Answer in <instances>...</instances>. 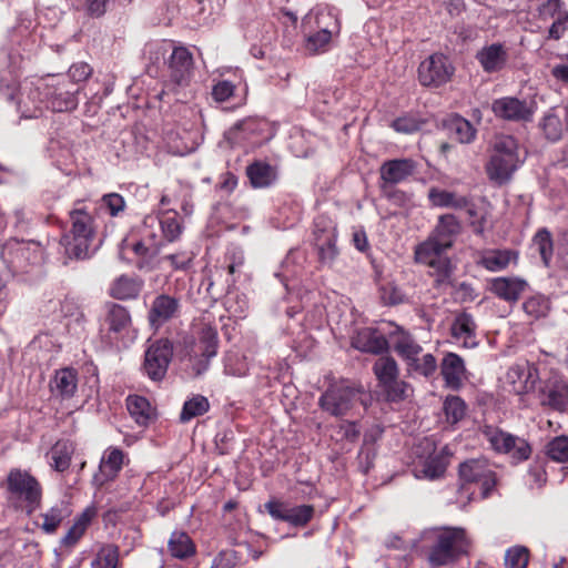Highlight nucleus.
Segmentation results:
<instances>
[{
	"label": "nucleus",
	"mask_w": 568,
	"mask_h": 568,
	"mask_svg": "<svg viewBox=\"0 0 568 568\" xmlns=\"http://www.w3.org/2000/svg\"><path fill=\"white\" fill-rule=\"evenodd\" d=\"M333 37L335 34H331L329 31L324 32L317 29L316 32L307 37L306 50L311 53L325 51Z\"/></svg>",
	"instance_id": "64"
},
{
	"label": "nucleus",
	"mask_w": 568,
	"mask_h": 568,
	"mask_svg": "<svg viewBox=\"0 0 568 568\" xmlns=\"http://www.w3.org/2000/svg\"><path fill=\"white\" fill-rule=\"evenodd\" d=\"M48 110L53 112H68L74 110L79 104L78 94L80 87L70 83L65 78L49 77L43 79Z\"/></svg>",
	"instance_id": "7"
},
{
	"label": "nucleus",
	"mask_w": 568,
	"mask_h": 568,
	"mask_svg": "<svg viewBox=\"0 0 568 568\" xmlns=\"http://www.w3.org/2000/svg\"><path fill=\"white\" fill-rule=\"evenodd\" d=\"M246 175L255 189L270 187L278 178L276 168L265 161H255L247 165Z\"/></svg>",
	"instance_id": "31"
},
{
	"label": "nucleus",
	"mask_w": 568,
	"mask_h": 568,
	"mask_svg": "<svg viewBox=\"0 0 568 568\" xmlns=\"http://www.w3.org/2000/svg\"><path fill=\"white\" fill-rule=\"evenodd\" d=\"M1 258L12 273L23 272L27 265L41 261L42 247L33 241L11 239L2 246Z\"/></svg>",
	"instance_id": "6"
},
{
	"label": "nucleus",
	"mask_w": 568,
	"mask_h": 568,
	"mask_svg": "<svg viewBox=\"0 0 568 568\" xmlns=\"http://www.w3.org/2000/svg\"><path fill=\"white\" fill-rule=\"evenodd\" d=\"M125 460L129 462L126 454L122 449L113 446L108 447L101 457L98 471L93 475V485L102 487L105 483L114 480Z\"/></svg>",
	"instance_id": "20"
},
{
	"label": "nucleus",
	"mask_w": 568,
	"mask_h": 568,
	"mask_svg": "<svg viewBox=\"0 0 568 568\" xmlns=\"http://www.w3.org/2000/svg\"><path fill=\"white\" fill-rule=\"evenodd\" d=\"M169 81L165 88L174 91L176 87L189 85L193 74V57L185 47H174L168 60Z\"/></svg>",
	"instance_id": "15"
},
{
	"label": "nucleus",
	"mask_w": 568,
	"mask_h": 568,
	"mask_svg": "<svg viewBox=\"0 0 568 568\" xmlns=\"http://www.w3.org/2000/svg\"><path fill=\"white\" fill-rule=\"evenodd\" d=\"M455 72L447 55L434 53L420 62L418 67V81L424 87L438 88L447 83Z\"/></svg>",
	"instance_id": "12"
},
{
	"label": "nucleus",
	"mask_w": 568,
	"mask_h": 568,
	"mask_svg": "<svg viewBox=\"0 0 568 568\" xmlns=\"http://www.w3.org/2000/svg\"><path fill=\"white\" fill-rule=\"evenodd\" d=\"M168 549L172 557L186 559L195 554V545L184 531H173L168 541Z\"/></svg>",
	"instance_id": "42"
},
{
	"label": "nucleus",
	"mask_w": 568,
	"mask_h": 568,
	"mask_svg": "<svg viewBox=\"0 0 568 568\" xmlns=\"http://www.w3.org/2000/svg\"><path fill=\"white\" fill-rule=\"evenodd\" d=\"M408 372L424 376L432 377L437 371V361L430 353L413 356V359L406 362Z\"/></svg>",
	"instance_id": "46"
},
{
	"label": "nucleus",
	"mask_w": 568,
	"mask_h": 568,
	"mask_svg": "<svg viewBox=\"0 0 568 568\" xmlns=\"http://www.w3.org/2000/svg\"><path fill=\"white\" fill-rule=\"evenodd\" d=\"M386 395V398L390 402H400L408 397L410 392V385L395 377L392 379L389 384H384L379 386Z\"/></svg>",
	"instance_id": "58"
},
{
	"label": "nucleus",
	"mask_w": 568,
	"mask_h": 568,
	"mask_svg": "<svg viewBox=\"0 0 568 568\" xmlns=\"http://www.w3.org/2000/svg\"><path fill=\"white\" fill-rule=\"evenodd\" d=\"M445 465L438 457H430L423 464L422 469L416 470V478L437 479L445 473Z\"/></svg>",
	"instance_id": "62"
},
{
	"label": "nucleus",
	"mask_w": 568,
	"mask_h": 568,
	"mask_svg": "<svg viewBox=\"0 0 568 568\" xmlns=\"http://www.w3.org/2000/svg\"><path fill=\"white\" fill-rule=\"evenodd\" d=\"M173 356V346L169 339H158L145 351L143 373L152 381H162Z\"/></svg>",
	"instance_id": "13"
},
{
	"label": "nucleus",
	"mask_w": 568,
	"mask_h": 568,
	"mask_svg": "<svg viewBox=\"0 0 568 568\" xmlns=\"http://www.w3.org/2000/svg\"><path fill=\"white\" fill-rule=\"evenodd\" d=\"M462 230L460 222L453 214L440 215L430 236L447 248L452 247L455 237Z\"/></svg>",
	"instance_id": "34"
},
{
	"label": "nucleus",
	"mask_w": 568,
	"mask_h": 568,
	"mask_svg": "<svg viewBox=\"0 0 568 568\" xmlns=\"http://www.w3.org/2000/svg\"><path fill=\"white\" fill-rule=\"evenodd\" d=\"M104 324L109 333L122 334L131 326V315L124 306L111 303L106 305Z\"/></svg>",
	"instance_id": "36"
},
{
	"label": "nucleus",
	"mask_w": 568,
	"mask_h": 568,
	"mask_svg": "<svg viewBox=\"0 0 568 568\" xmlns=\"http://www.w3.org/2000/svg\"><path fill=\"white\" fill-rule=\"evenodd\" d=\"M489 291L498 298L515 303L527 287V282L516 276L494 277L488 282Z\"/></svg>",
	"instance_id": "23"
},
{
	"label": "nucleus",
	"mask_w": 568,
	"mask_h": 568,
	"mask_svg": "<svg viewBox=\"0 0 568 568\" xmlns=\"http://www.w3.org/2000/svg\"><path fill=\"white\" fill-rule=\"evenodd\" d=\"M224 372L231 376H244L248 372V365L244 357L230 353L224 358Z\"/></svg>",
	"instance_id": "63"
},
{
	"label": "nucleus",
	"mask_w": 568,
	"mask_h": 568,
	"mask_svg": "<svg viewBox=\"0 0 568 568\" xmlns=\"http://www.w3.org/2000/svg\"><path fill=\"white\" fill-rule=\"evenodd\" d=\"M440 374L447 387L459 389L466 378L464 359L456 353H447L440 364Z\"/></svg>",
	"instance_id": "27"
},
{
	"label": "nucleus",
	"mask_w": 568,
	"mask_h": 568,
	"mask_svg": "<svg viewBox=\"0 0 568 568\" xmlns=\"http://www.w3.org/2000/svg\"><path fill=\"white\" fill-rule=\"evenodd\" d=\"M378 385L389 384L393 378L398 377L399 371L396 361L390 356H382L376 359L373 366Z\"/></svg>",
	"instance_id": "47"
},
{
	"label": "nucleus",
	"mask_w": 568,
	"mask_h": 568,
	"mask_svg": "<svg viewBox=\"0 0 568 568\" xmlns=\"http://www.w3.org/2000/svg\"><path fill=\"white\" fill-rule=\"evenodd\" d=\"M140 232L150 240L173 242L181 235L182 225L178 220V213L168 211L160 215H146Z\"/></svg>",
	"instance_id": "11"
},
{
	"label": "nucleus",
	"mask_w": 568,
	"mask_h": 568,
	"mask_svg": "<svg viewBox=\"0 0 568 568\" xmlns=\"http://www.w3.org/2000/svg\"><path fill=\"white\" fill-rule=\"evenodd\" d=\"M71 513L72 511L65 501L57 503L41 515L43 518V523L40 526L41 529L45 534H54L59 526L61 525V523L65 518L70 517Z\"/></svg>",
	"instance_id": "41"
},
{
	"label": "nucleus",
	"mask_w": 568,
	"mask_h": 568,
	"mask_svg": "<svg viewBox=\"0 0 568 568\" xmlns=\"http://www.w3.org/2000/svg\"><path fill=\"white\" fill-rule=\"evenodd\" d=\"M447 129L450 133V136L459 143H471L477 134V130L473 126V124L459 115H455L449 119Z\"/></svg>",
	"instance_id": "43"
},
{
	"label": "nucleus",
	"mask_w": 568,
	"mask_h": 568,
	"mask_svg": "<svg viewBox=\"0 0 568 568\" xmlns=\"http://www.w3.org/2000/svg\"><path fill=\"white\" fill-rule=\"evenodd\" d=\"M491 111L496 118L505 121L529 122L536 112V104L516 97H503L493 101Z\"/></svg>",
	"instance_id": "16"
},
{
	"label": "nucleus",
	"mask_w": 568,
	"mask_h": 568,
	"mask_svg": "<svg viewBox=\"0 0 568 568\" xmlns=\"http://www.w3.org/2000/svg\"><path fill=\"white\" fill-rule=\"evenodd\" d=\"M423 121L415 114H404L390 122V128L397 133L413 134L422 129Z\"/></svg>",
	"instance_id": "57"
},
{
	"label": "nucleus",
	"mask_w": 568,
	"mask_h": 568,
	"mask_svg": "<svg viewBox=\"0 0 568 568\" xmlns=\"http://www.w3.org/2000/svg\"><path fill=\"white\" fill-rule=\"evenodd\" d=\"M521 163L517 140L511 135H503L496 140L485 169L494 184L504 185L510 181Z\"/></svg>",
	"instance_id": "4"
},
{
	"label": "nucleus",
	"mask_w": 568,
	"mask_h": 568,
	"mask_svg": "<svg viewBox=\"0 0 568 568\" xmlns=\"http://www.w3.org/2000/svg\"><path fill=\"white\" fill-rule=\"evenodd\" d=\"M476 59L486 72H498L507 63L508 51L501 43H491L481 48Z\"/></svg>",
	"instance_id": "29"
},
{
	"label": "nucleus",
	"mask_w": 568,
	"mask_h": 568,
	"mask_svg": "<svg viewBox=\"0 0 568 568\" xmlns=\"http://www.w3.org/2000/svg\"><path fill=\"white\" fill-rule=\"evenodd\" d=\"M379 296L383 303L389 306L404 304L408 301L404 290L394 282H385L381 284Z\"/></svg>",
	"instance_id": "52"
},
{
	"label": "nucleus",
	"mask_w": 568,
	"mask_h": 568,
	"mask_svg": "<svg viewBox=\"0 0 568 568\" xmlns=\"http://www.w3.org/2000/svg\"><path fill=\"white\" fill-rule=\"evenodd\" d=\"M161 246V241L146 239L142 233L139 241L133 243L125 242V247L134 255L132 261L135 266L144 272H150L156 267Z\"/></svg>",
	"instance_id": "21"
},
{
	"label": "nucleus",
	"mask_w": 568,
	"mask_h": 568,
	"mask_svg": "<svg viewBox=\"0 0 568 568\" xmlns=\"http://www.w3.org/2000/svg\"><path fill=\"white\" fill-rule=\"evenodd\" d=\"M143 287V281L139 277L121 275L112 284L110 292L114 298L131 300L138 297Z\"/></svg>",
	"instance_id": "40"
},
{
	"label": "nucleus",
	"mask_w": 568,
	"mask_h": 568,
	"mask_svg": "<svg viewBox=\"0 0 568 568\" xmlns=\"http://www.w3.org/2000/svg\"><path fill=\"white\" fill-rule=\"evenodd\" d=\"M265 509L272 518L282 520L294 527L306 526L314 517V506L290 504L272 499L265 504Z\"/></svg>",
	"instance_id": "18"
},
{
	"label": "nucleus",
	"mask_w": 568,
	"mask_h": 568,
	"mask_svg": "<svg viewBox=\"0 0 568 568\" xmlns=\"http://www.w3.org/2000/svg\"><path fill=\"white\" fill-rule=\"evenodd\" d=\"M126 408L131 417L140 426H148L155 417V409L143 396L130 395L126 398Z\"/></svg>",
	"instance_id": "39"
},
{
	"label": "nucleus",
	"mask_w": 568,
	"mask_h": 568,
	"mask_svg": "<svg viewBox=\"0 0 568 568\" xmlns=\"http://www.w3.org/2000/svg\"><path fill=\"white\" fill-rule=\"evenodd\" d=\"M180 298L168 294L158 295L149 311V321L152 327H160L180 313Z\"/></svg>",
	"instance_id": "22"
},
{
	"label": "nucleus",
	"mask_w": 568,
	"mask_h": 568,
	"mask_svg": "<svg viewBox=\"0 0 568 568\" xmlns=\"http://www.w3.org/2000/svg\"><path fill=\"white\" fill-rule=\"evenodd\" d=\"M446 250H448L446 246H443L442 243L429 235L426 241L415 247V261L416 263L426 265L443 255Z\"/></svg>",
	"instance_id": "44"
},
{
	"label": "nucleus",
	"mask_w": 568,
	"mask_h": 568,
	"mask_svg": "<svg viewBox=\"0 0 568 568\" xmlns=\"http://www.w3.org/2000/svg\"><path fill=\"white\" fill-rule=\"evenodd\" d=\"M459 479L465 484H476L486 498L496 485V474L485 458L469 459L459 465Z\"/></svg>",
	"instance_id": "14"
},
{
	"label": "nucleus",
	"mask_w": 568,
	"mask_h": 568,
	"mask_svg": "<svg viewBox=\"0 0 568 568\" xmlns=\"http://www.w3.org/2000/svg\"><path fill=\"white\" fill-rule=\"evenodd\" d=\"M75 446L69 439H59L47 453L49 465L57 471H65L71 464Z\"/></svg>",
	"instance_id": "35"
},
{
	"label": "nucleus",
	"mask_w": 568,
	"mask_h": 568,
	"mask_svg": "<svg viewBox=\"0 0 568 568\" xmlns=\"http://www.w3.org/2000/svg\"><path fill=\"white\" fill-rule=\"evenodd\" d=\"M352 346L361 352L381 354L387 351L388 342L378 331L364 327L352 337Z\"/></svg>",
	"instance_id": "26"
},
{
	"label": "nucleus",
	"mask_w": 568,
	"mask_h": 568,
	"mask_svg": "<svg viewBox=\"0 0 568 568\" xmlns=\"http://www.w3.org/2000/svg\"><path fill=\"white\" fill-rule=\"evenodd\" d=\"M538 381V369L529 362L516 363L506 373V383L510 386V390L517 395L534 390Z\"/></svg>",
	"instance_id": "19"
},
{
	"label": "nucleus",
	"mask_w": 568,
	"mask_h": 568,
	"mask_svg": "<svg viewBox=\"0 0 568 568\" xmlns=\"http://www.w3.org/2000/svg\"><path fill=\"white\" fill-rule=\"evenodd\" d=\"M483 435L495 452L508 454L516 462L527 460L531 454L530 445L526 439L504 432L498 427L485 426Z\"/></svg>",
	"instance_id": "9"
},
{
	"label": "nucleus",
	"mask_w": 568,
	"mask_h": 568,
	"mask_svg": "<svg viewBox=\"0 0 568 568\" xmlns=\"http://www.w3.org/2000/svg\"><path fill=\"white\" fill-rule=\"evenodd\" d=\"M359 389L346 383L331 385L320 397L318 406L332 416L346 415L355 405Z\"/></svg>",
	"instance_id": "10"
},
{
	"label": "nucleus",
	"mask_w": 568,
	"mask_h": 568,
	"mask_svg": "<svg viewBox=\"0 0 568 568\" xmlns=\"http://www.w3.org/2000/svg\"><path fill=\"white\" fill-rule=\"evenodd\" d=\"M79 376L77 369L64 367L55 371L54 376L50 381V390L53 396L61 399H70L78 389Z\"/></svg>",
	"instance_id": "25"
},
{
	"label": "nucleus",
	"mask_w": 568,
	"mask_h": 568,
	"mask_svg": "<svg viewBox=\"0 0 568 568\" xmlns=\"http://www.w3.org/2000/svg\"><path fill=\"white\" fill-rule=\"evenodd\" d=\"M393 343L394 351L405 361L413 359L423 353V347L417 343L414 336L399 325H394V329L388 333Z\"/></svg>",
	"instance_id": "28"
},
{
	"label": "nucleus",
	"mask_w": 568,
	"mask_h": 568,
	"mask_svg": "<svg viewBox=\"0 0 568 568\" xmlns=\"http://www.w3.org/2000/svg\"><path fill=\"white\" fill-rule=\"evenodd\" d=\"M93 516L94 510L90 508L85 509L80 516H78L74 524L62 538V544L68 547L75 545L89 527Z\"/></svg>",
	"instance_id": "48"
},
{
	"label": "nucleus",
	"mask_w": 568,
	"mask_h": 568,
	"mask_svg": "<svg viewBox=\"0 0 568 568\" xmlns=\"http://www.w3.org/2000/svg\"><path fill=\"white\" fill-rule=\"evenodd\" d=\"M532 243L536 246V248L538 250L544 264L546 266H548L550 263V260L552 256V250H554L552 237H551L550 232L547 229L539 230L535 234V236L532 239Z\"/></svg>",
	"instance_id": "55"
},
{
	"label": "nucleus",
	"mask_w": 568,
	"mask_h": 568,
	"mask_svg": "<svg viewBox=\"0 0 568 568\" xmlns=\"http://www.w3.org/2000/svg\"><path fill=\"white\" fill-rule=\"evenodd\" d=\"M547 456L558 463L568 460V436H557L546 445Z\"/></svg>",
	"instance_id": "60"
},
{
	"label": "nucleus",
	"mask_w": 568,
	"mask_h": 568,
	"mask_svg": "<svg viewBox=\"0 0 568 568\" xmlns=\"http://www.w3.org/2000/svg\"><path fill=\"white\" fill-rule=\"evenodd\" d=\"M313 235L320 263L331 267L339 254L335 222L326 215H318L314 220Z\"/></svg>",
	"instance_id": "8"
},
{
	"label": "nucleus",
	"mask_w": 568,
	"mask_h": 568,
	"mask_svg": "<svg viewBox=\"0 0 568 568\" xmlns=\"http://www.w3.org/2000/svg\"><path fill=\"white\" fill-rule=\"evenodd\" d=\"M321 31H329L331 34L337 36L341 31V23L338 20V12L333 7L318 8L316 11L310 12L305 19L304 24H312Z\"/></svg>",
	"instance_id": "30"
},
{
	"label": "nucleus",
	"mask_w": 568,
	"mask_h": 568,
	"mask_svg": "<svg viewBox=\"0 0 568 568\" xmlns=\"http://www.w3.org/2000/svg\"><path fill=\"white\" fill-rule=\"evenodd\" d=\"M119 562V550L113 545L103 546L92 560V568H116Z\"/></svg>",
	"instance_id": "56"
},
{
	"label": "nucleus",
	"mask_w": 568,
	"mask_h": 568,
	"mask_svg": "<svg viewBox=\"0 0 568 568\" xmlns=\"http://www.w3.org/2000/svg\"><path fill=\"white\" fill-rule=\"evenodd\" d=\"M70 232L61 240L65 254L75 258L89 257L95 236V222L92 214L83 203L78 202L70 211Z\"/></svg>",
	"instance_id": "3"
},
{
	"label": "nucleus",
	"mask_w": 568,
	"mask_h": 568,
	"mask_svg": "<svg viewBox=\"0 0 568 568\" xmlns=\"http://www.w3.org/2000/svg\"><path fill=\"white\" fill-rule=\"evenodd\" d=\"M475 331V321L468 313L459 314L452 325L453 336L458 341H463L464 347L467 348H471L477 345Z\"/></svg>",
	"instance_id": "37"
},
{
	"label": "nucleus",
	"mask_w": 568,
	"mask_h": 568,
	"mask_svg": "<svg viewBox=\"0 0 568 568\" xmlns=\"http://www.w3.org/2000/svg\"><path fill=\"white\" fill-rule=\"evenodd\" d=\"M44 90L45 85L43 79L23 84L17 102L18 111L22 118H38L42 115L44 110H48Z\"/></svg>",
	"instance_id": "17"
},
{
	"label": "nucleus",
	"mask_w": 568,
	"mask_h": 568,
	"mask_svg": "<svg viewBox=\"0 0 568 568\" xmlns=\"http://www.w3.org/2000/svg\"><path fill=\"white\" fill-rule=\"evenodd\" d=\"M428 199L433 206L449 207L454 210H464L469 205V196L455 192L432 187L428 192Z\"/></svg>",
	"instance_id": "38"
},
{
	"label": "nucleus",
	"mask_w": 568,
	"mask_h": 568,
	"mask_svg": "<svg viewBox=\"0 0 568 568\" xmlns=\"http://www.w3.org/2000/svg\"><path fill=\"white\" fill-rule=\"evenodd\" d=\"M209 409L210 402L205 396L200 394L193 395L184 402L180 414V420L182 423H187L195 417L204 415Z\"/></svg>",
	"instance_id": "45"
},
{
	"label": "nucleus",
	"mask_w": 568,
	"mask_h": 568,
	"mask_svg": "<svg viewBox=\"0 0 568 568\" xmlns=\"http://www.w3.org/2000/svg\"><path fill=\"white\" fill-rule=\"evenodd\" d=\"M7 488L10 500L31 515L36 511L42 499V487L38 479L30 473L21 469H12L7 477Z\"/></svg>",
	"instance_id": "5"
},
{
	"label": "nucleus",
	"mask_w": 568,
	"mask_h": 568,
	"mask_svg": "<svg viewBox=\"0 0 568 568\" xmlns=\"http://www.w3.org/2000/svg\"><path fill=\"white\" fill-rule=\"evenodd\" d=\"M417 163L412 159H394L384 162L381 166V179L387 185H395L412 176Z\"/></svg>",
	"instance_id": "24"
},
{
	"label": "nucleus",
	"mask_w": 568,
	"mask_h": 568,
	"mask_svg": "<svg viewBox=\"0 0 568 568\" xmlns=\"http://www.w3.org/2000/svg\"><path fill=\"white\" fill-rule=\"evenodd\" d=\"M412 547L426 557L432 568L448 566L467 551L466 531L458 527H434L425 529Z\"/></svg>",
	"instance_id": "1"
},
{
	"label": "nucleus",
	"mask_w": 568,
	"mask_h": 568,
	"mask_svg": "<svg viewBox=\"0 0 568 568\" xmlns=\"http://www.w3.org/2000/svg\"><path fill=\"white\" fill-rule=\"evenodd\" d=\"M217 347V332L210 325L203 326L196 336L184 337L181 362L185 371L192 376L204 374L210 361L216 356Z\"/></svg>",
	"instance_id": "2"
},
{
	"label": "nucleus",
	"mask_w": 568,
	"mask_h": 568,
	"mask_svg": "<svg viewBox=\"0 0 568 568\" xmlns=\"http://www.w3.org/2000/svg\"><path fill=\"white\" fill-rule=\"evenodd\" d=\"M550 308V300L542 294H535L523 303L524 312L532 320L546 317Z\"/></svg>",
	"instance_id": "49"
},
{
	"label": "nucleus",
	"mask_w": 568,
	"mask_h": 568,
	"mask_svg": "<svg viewBox=\"0 0 568 568\" xmlns=\"http://www.w3.org/2000/svg\"><path fill=\"white\" fill-rule=\"evenodd\" d=\"M517 262V253L511 250H486L480 254L477 262L489 272H501L506 270L510 263Z\"/></svg>",
	"instance_id": "33"
},
{
	"label": "nucleus",
	"mask_w": 568,
	"mask_h": 568,
	"mask_svg": "<svg viewBox=\"0 0 568 568\" xmlns=\"http://www.w3.org/2000/svg\"><path fill=\"white\" fill-rule=\"evenodd\" d=\"M541 129L546 138L550 141L559 140L564 132V126L560 118L552 112H549L544 116L541 122Z\"/></svg>",
	"instance_id": "61"
},
{
	"label": "nucleus",
	"mask_w": 568,
	"mask_h": 568,
	"mask_svg": "<svg viewBox=\"0 0 568 568\" xmlns=\"http://www.w3.org/2000/svg\"><path fill=\"white\" fill-rule=\"evenodd\" d=\"M530 558V551L523 545L509 547L505 551L504 567L505 568H527Z\"/></svg>",
	"instance_id": "51"
},
{
	"label": "nucleus",
	"mask_w": 568,
	"mask_h": 568,
	"mask_svg": "<svg viewBox=\"0 0 568 568\" xmlns=\"http://www.w3.org/2000/svg\"><path fill=\"white\" fill-rule=\"evenodd\" d=\"M304 255L298 250H291L282 263V271L275 275L281 278L287 291L291 290V280L297 275L298 271L296 267L297 260H303Z\"/></svg>",
	"instance_id": "50"
},
{
	"label": "nucleus",
	"mask_w": 568,
	"mask_h": 568,
	"mask_svg": "<svg viewBox=\"0 0 568 568\" xmlns=\"http://www.w3.org/2000/svg\"><path fill=\"white\" fill-rule=\"evenodd\" d=\"M225 310L230 316L242 318L248 308V302L244 294L239 292H230L225 297Z\"/></svg>",
	"instance_id": "54"
},
{
	"label": "nucleus",
	"mask_w": 568,
	"mask_h": 568,
	"mask_svg": "<svg viewBox=\"0 0 568 568\" xmlns=\"http://www.w3.org/2000/svg\"><path fill=\"white\" fill-rule=\"evenodd\" d=\"M432 270V275L436 277L437 285H443L449 282L453 273L450 260L446 255H440L434 262L426 264Z\"/></svg>",
	"instance_id": "59"
},
{
	"label": "nucleus",
	"mask_w": 568,
	"mask_h": 568,
	"mask_svg": "<svg viewBox=\"0 0 568 568\" xmlns=\"http://www.w3.org/2000/svg\"><path fill=\"white\" fill-rule=\"evenodd\" d=\"M466 404L459 396H447L444 402V413L447 423L455 425L466 415Z\"/></svg>",
	"instance_id": "53"
},
{
	"label": "nucleus",
	"mask_w": 568,
	"mask_h": 568,
	"mask_svg": "<svg viewBox=\"0 0 568 568\" xmlns=\"http://www.w3.org/2000/svg\"><path fill=\"white\" fill-rule=\"evenodd\" d=\"M540 403L557 410L568 406V384L562 381L549 382L540 390Z\"/></svg>",
	"instance_id": "32"
}]
</instances>
